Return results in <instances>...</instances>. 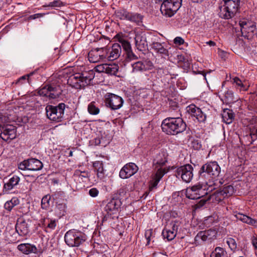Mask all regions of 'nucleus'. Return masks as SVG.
<instances>
[{
	"mask_svg": "<svg viewBox=\"0 0 257 257\" xmlns=\"http://www.w3.org/2000/svg\"><path fill=\"white\" fill-rule=\"evenodd\" d=\"M168 154L165 150H161L160 152L156 154L153 159V166L155 169L158 170L155 174L153 180L150 183V188L156 187L160 180L166 173L164 169H162V167L164 166L167 162Z\"/></svg>",
	"mask_w": 257,
	"mask_h": 257,
	"instance_id": "nucleus-1",
	"label": "nucleus"
},
{
	"mask_svg": "<svg viewBox=\"0 0 257 257\" xmlns=\"http://www.w3.org/2000/svg\"><path fill=\"white\" fill-rule=\"evenodd\" d=\"M161 127L162 131L167 134L176 135L186 130V124L182 118L179 117H169L163 120Z\"/></svg>",
	"mask_w": 257,
	"mask_h": 257,
	"instance_id": "nucleus-2",
	"label": "nucleus"
},
{
	"mask_svg": "<svg viewBox=\"0 0 257 257\" xmlns=\"http://www.w3.org/2000/svg\"><path fill=\"white\" fill-rule=\"evenodd\" d=\"M223 4L219 7V16L224 19H229L237 12L240 0H223Z\"/></svg>",
	"mask_w": 257,
	"mask_h": 257,
	"instance_id": "nucleus-3",
	"label": "nucleus"
},
{
	"mask_svg": "<svg viewBox=\"0 0 257 257\" xmlns=\"http://www.w3.org/2000/svg\"><path fill=\"white\" fill-rule=\"evenodd\" d=\"M65 241L71 247H77L82 244L86 240V236L83 232L72 229L68 231L65 235Z\"/></svg>",
	"mask_w": 257,
	"mask_h": 257,
	"instance_id": "nucleus-4",
	"label": "nucleus"
},
{
	"mask_svg": "<svg viewBox=\"0 0 257 257\" xmlns=\"http://www.w3.org/2000/svg\"><path fill=\"white\" fill-rule=\"evenodd\" d=\"M6 117L0 113V137L5 141H11L16 137V128L10 124H5Z\"/></svg>",
	"mask_w": 257,
	"mask_h": 257,
	"instance_id": "nucleus-5",
	"label": "nucleus"
},
{
	"mask_svg": "<svg viewBox=\"0 0 257 257\" xmlns=\"http://www.w3.org/2000/svg\"><path fill=\"white\" fill-rule=\"evenodd\" d=\"M182 0H166L162 3L160 11L162 14L168 17L173 16L180 9Z\"/></svg>",
	"mask_w": 257,
	"mask_h": 257,
	"instance_id": "nucleus-6",
	"label": "nucleus"
},
{
	"mask_svg": "<svg viewBox=\"0 0 257 257\" xmlns=\"http://www.w3.org/2000/svg\"><path fill=\"white\" fill-rule=\"evenodd\" d=\"M221 172V168L215 162H210L203 165L199 171L201 177H205L206 173L212 178L218 177Z\"/></svg>",
	"mask_w": 257,
	"mask_h": 257,
	"instance_id": "nucleus-7",
	"label": "nucleus"
},
{
	"mask_svg": "<svg viewBox=\"0 0 257 257\" xmlns=\"http://www.w3.org/2000/svg\"><path fill=\"white\" fill-rule=\"evenodd\" d=\"M193 167L190 164H187L178 168L175 171V175L178 178H181L183 181L189 183L193 178Z\"/></svg>",
	"mask_w": 257,
	"mask_h": 257,
	"instance_id": "nucleus-8",
	"label": "nucleus"
},
{
	"mask_svg": "<svg viewBox=\"0 0 257 257\" xmlns=\"http://www.w3.org/2000/svg\"><path fill=\"white\" fill-rule=\"evenodd\" d=\"M105 103L106 106L110 108L111 109L116 110L121 107L123 100L118 95L107 93L105 95Z\"/></svg>",
	"mask_w": 257,
	"mask_h": 257,
	"instance_id": "nucleus-9",
	"label": "nucleus"
},
{
	"mask_svg": "<svg viewBox=\"0 0 257 257\" xmlns=\"http://www.w3.org/2000/svg\"><path fill=\"white\" fill-rule=\"evenodd\" d=\"M65 104L60 103L58 105H49V120L54 122H60L64 114Z\"/></svg>",
	"mask_w": 257,
	"mask_h": 257,
	"instance_id": "nucleus-10",
	"label": "nucleus"
},
{
	"mask_svg": "<svg viewBox=\"0 0 257 257\" xmlns=\"http://www.w3.org/2000/svg\"><path fill=\"white\" fill-rule=\"evenodd\" d=\"M180 226V222L175 220L167 224L163 230L162 234L164 237L168 240H173L176 236L178 228Z\"/></svg>",
	"mask_w": 257,
	"mask_h": 257,
	"instance_id": "nucleus-11",
	"label": "nucleus"
},
{
	"mask_svg": "<svg viewBox=\"0 0 257 257\" xmlns=\"http://www.w3.org/2000/svg\"><path fill=\"white\" fill-rule=\"evenodd\" d=\"M206 193L205 189L200 184H197L186 189V197L190 199H198L203 197Z\"/></svg>",
	"mask_w": 257,
	"mask_h": 257,
	"instance_id": "nucleus-12",
	"label": "nucleus"
},
{
	"mask_svg": "<svg viewBox=\"0 0 257 257\" xmlns=\"http://www.w3.org/2000/svg\"><path fill=\"white\" fill-rule=\"evenodd\" d=\"M187 112L192 117H195L198 121L203 122L206 119V115L202 110L194 104H190L186 107Z\"/></svg>",
	"mask_w": 257,
	"mask_h": 257,
	"instance_id": "nucleus-13",
	"label": "nucleus"
},
{
	"mask_svg": "<svg viewBox=\"0 0 257 257\" xmlns=\"http://www.w3.org/2000/svg\"><path fill=\"white\" fill-rule=\"evenodd\" d=\"M234 193V188L231 185H227L217 190L213 196H215L216 201H220L224 198L232 195Z\"/></svg>",
	"mask_w": 257,
	"mask_h": 257,
	"instance_id": "nucleus-14",
	"label": "nucleus"
},
{
	"mask_svg": "<svg viewBox=\"0 0 257 257\" xmlns=\"http://www.w3.org/2000/svg\"><path fill=\"white\" fill-rule=\"evenodd\" d=\"M138 171V166L133 163L124 165L119 172V176L122 179H127L134 175Z\"/></svg>",
	"mask_w": 257,
	"mask_h": 257,
	"instance_id": "nucleus-15",
	"label": "nucleus"
},
{
	"mask_svg": "<svg viewBox=\"0 0 257 257\" xmlns=\"http://www.w3.org/2000/svg\"><path fill=\"white\" fill-rule=\"evenodd\" d=\"M54 78L55 76H51V82L49 83V99L50 98L56 99L59 97L62 93V90L60 85L58 84L59 81L56 79L53 82V81Z\"/></svg>",
	"mask_w": 257,
	"mask_h": 257,
	"instance_id": "nucleus-16",
	"label": "nucleus"
},
{
	"mask_svg": "<svg viewBox=\"0 0 257 257\" xmlns=\"http://www.w3.org/2000/svg\"><path fill=\"white\" fill-rule=\"evenodd\" d=\"M107 54V59L109 61H113L117 59L121 53V46L118 43L114 44L110 50L107 51L106 48H101Z\"/></svg>",
	"mask_w": 257,
	"mask_h": 257,
	"instance_id": "nucleus-17",
	"label": "nucleus"
},
{
	"mask_svg": "<svg viewBox=\"0 0 257 257\" xmlns=\"http://www.w3.org/2000/svg\"><path fill=\"white\" fill-rule=\"evenodd\" d=\"M48 208V198L47 197V195H45L42 199L41 200V209L45 211L46 213L45 215L44 216V218L40 220V222L39 224V226L42 227L44 230L45 231L46 234L47 233V227H48V224H47L46 222V219H47V209ZM42 213H44V211H43Z\"/></svg>",
	"mask_w": 257,
	"mask_h": 257,
	"instance_id": "nucleus-18",
	"label": "nucleus"
},
{
	"mask_svg": "<svg viewBox=\"0 0 257 257\" xmlns=\"http://www.w3.org/2000/svg\"><path fill=\"white\" fill-rule=\"evenodd\" d=\"M16 230L20 236H25L29 232V226L23 218H19L16 225Z\"/></svg>",
	"mask_w": 257,
	"mask_h": 257,
	"instance_id": "nucleus-19",
	"label": "nucleus"
},
{
	"mask_svg": "<svg viewBox=\"0 0 257 257\" xmlns=\"http://www.w3.org/2000/svg\"><path fill=\"white\" fill-rule=\"evenodd\" d=\"M135 40L136 46L139 50L143 51L147 48L148 42L146 34H137Z\"/></svg>",
	"mask_w": 257,
	"mask_h": 257,
	"instance_id": "nucleus-20",
	"label": "nucleus"
},
{
	"mask_svg": "<svg viewBox=\"0 0 257 257\" xmlns=\"http://www.w3.org/2000/svg\"><path fill=\"white\" fill-rule=\"evenodd\" d=\"M248 127L252 141L257 139V116L253 117L249 121Z\"/></svg>",
	"mask_w": 257,
	"mask_h": 257,
	"instance_id": "nucleus-21",
	"label": "nucleus"
},
{
	"mask_svg": "<svg viewBox=\"0 0 257 257\" xmlns=\"http://www.w3.org/2000/svg\"><path fill=\"white\" fill-rule=\"evenodd\" d=\"M70 79L72 80L74 79L76 80L77 81L76 83L79 84V86L80 87H84L86 85L89 84L91 80V78H89L86 76H84L83 74H80L79 73L71 76Z\"/></svg>",
	"mask_w": 257,
	"mask_h": 257,
	"instance_id": "nucleus-22",
	"label": "nucleus"
},
{
	"mask_svg": "<svg viewBox=\"0 0 257 257\" xmlns=\"http://www.w3.org/2000/svg\"><path fill=\"white\" fill-rule=\"evenodd\" d=\"M118 201L113 199L110 201L105 207V211L108 216L111 215L116 213L119 207Z\"/></svg>",
	"mask_w": 257,
	"mask_h": 257,
	"instance_id": "nucleus-23",
	"label": "nucleus"
},
{
	"mask_svg": "<svg viewBox=\"0 0 257 257\" xmlns=\"http://www.w3.org/2000/svg\"><path fill=\"white\" fill-rule=\"evenodd\" d=\"M152 48L157 53L160 54L162 57L169 56V52L167 49L165 48L160 43L154 42L151 44Z\"/></svg>",
	"mask_w": 257,
	"mask_h": 257,
	"instance_id": "nucleus-24",
	"label": "nucleus"
},
{
	"mask_svg": "<svg viewBox=\"0 0 257 257\" xmlns=\"http://www.w3.org/2000/svg\"><path fill=\"white\" fill-rule=\"evenodd\" d=\"M18 249L26 254L36 253L37 251L36 247L30 243H21L18 246Z\"/></svg>",
	"mask_w": 257,
	"mask_h": 257,
	"instance_id": "nucleus-25",
	"label": "nucleus"
},
{
	"mask_svg": "<svg viewBox=\"0 0 257 257\" xmlns=\"http://www.w3.org/2000/svg\"><path fill=\"white\" fill-rule=\"evenodd\" d=\"M20 179L17 176H14L6 183L4 186L3 192H7L12 190L15 186L18 184Z\"/></svg>",
	"mask_w": 257,
	"mask_h": 257,
	"instance_id": "nucleus-26",
	"label": "nucleus"
},
{
	"mask_svg": "<svg viewBox=\"0 0 257 257\" xmlns=\"http://www.w3.org/2000/svg\"><path fill=\"white\" fill-rule=\"evenodd\" d=\"M237 219L241 221L244 223H246L254 226H257V221L250 217L241 213H237L235 215Z\"/></svg>",
	"mask_w": 257,
	"mask_h": 257,
	"instance_id": "nucleus-27",
	"label": "nucleus"
},
{
	"mask_svg": "<svg viewBox=\"0 0 257 257\" xmlns=\"http://www.w3.org/2000/svg\"><path fill=\"white\" fill-rule=\"evenodd\" d=\"M29 160L28 167L29 170L32 171L40 170L43 167L42 163L39 160L31 158Z\"/></svg>",
	"mask_w": 257,
	"mask_h": 257,
	"instance_id": "nucleus-28",
	"label": "nucleus"
},
{
	"mask_svg": "<svg viewBox=\"0 0 257 257\" xmlns=\"http://www.w3.org/2000/svg\"><path fill=\"white\" fill-rule=\"evenodd\" d=\"M232 81L233 84H235L236 87L240 91H246L249 87V85L246 81H242L238 77H235L232 78Z\"/></svg>",
	"mask_w": 257,
	"mask_h": 257,
	"instance_id": "nucleus-29",
	"label": "nucleus"
},
{
	"mask_svg": "<svg viewBox=\"0 0 257 257\" xmlns=\"http://www.w3.org/2000/svg\"><path fill=\"white\" fill-rule=\"evenodd\" d=\"M222 117L224 122L229 124L234 119V113L232 110L225 109L222 113Z\"/></svg>",
	"mask_w": 257,
	"mask_h": 257,
	"instance_id": "nucleus-30",
	"label": "nucleus"
},
{
	"mask_svg": "<svg viewBox=\"0 0 257 257\" xmlns=\"http://www.w3.org/2000/svg\"><path fill=\"white\" fill-rule=\"evenodd\" d=\"M143 19V16L142 15L136 13L129 12L128 15H127V20L132 23H135L138 25H140V24L142 22Z\"/></svg>",
	"mask_w": 257,
	"mask_h": 257,
	"instance_id": "nucleus-31",
	"label": "nucleus"
},
{
	"mask_svg": "<svg viewBox=\"0 0 257 257\" xmlns=\"http://www.w3.org/2000/svg\"><path fill=\"white\" fill-rule=\"evenodd\" d=\"M118 69V65L115 63L107 64L105 73L111 75H116Z\"/></svg>",
	"mask_w": 257,
	"mask_h": 257,
	"instance_id": "nucleus-32",
	"label": "nucleus"
},
{
	"mask_svg": "<svg viewBox=\"0 0 257 257\" xmlns=\"http://www.w3.org/2000/svg\"><path fill=\"white\" fill-rule=\"evenodd\" d=\"M93 166L97 170V177L100 179H102L104 175L102 163L100 161L95 162L93 163Z\"/></svg>",
	"mask_w": 257,
	"mask_h": 257,
	"instance_id": "nucleus-33",
	"label": "nucleus"
},
{
	"mask_svg": "<svg viewBox=\"0 0 257 257\" xmlns=\"http://www.w3.org/2000/svg\"><path fill=\"white\" fill-rule=\"evenodd\" d=\"M210 230L200 231L195 237V242H199L200 240L205 241L210 238H209Z\"/></svg>",
	"mask_w": 257,
	"mask_h": 257,
	"instance_id": "nucleus-34",
	"label": "nucleus"
},
{
	"mask_svg": "<svg viewBox=\"0 0 257 257\" xmlns=\"http://www.w3.org/2000/svg\"><path fill=\"white\" fill-rule=\"evenodd\" d=\"M224 96L225 98V101L227 103H231L237 100V98H235L233 92L232 90H227L224 92Z\"/></svg>",
	"mask_w": 257,
	"mask_h": 257,
	"instance_id": "nucleus-35",
	"label": "nucleus"
},
{
	"mask_svg": "<svg viewBox=\"0 0 257 257\" xmlns=\"http://www.w3.org/2000/svg\"><path fill=\"white\" fill-rule=\"evenodd\" d=\"M19 199L16 197H13L11 200L8 201L5 203L4 207L6 210L11 211L14 206L19 204Z\"/></svg>",
	"mask_w": 257,
	"mask_h": 257,
	"instance_id": "nucleus-36",
	"label": "nucleus"
},
{
	"mask_svg": "<svg viewBox=\"0 0 257 257\" xmlns=\"http://www.w3.org/2000/svg\"><path fill=\"white\" fill-rule=\"evenodd\" d=\"M226 254V253L223 248L217 247L212 252L210 257H225Z\"/></svg>",
	"mask_w": 257,
	"mask_h": 257,
	"instance_id": "nucleus-37",
	"label": "nucleus"
},
{
	"mask_svg": "<svg viewBox=\"0 0 257 257\" xmlns=\"http://www.w3.org/2000/svg\"><path fill=\"white\" fill-rule=\"evenodd\" d=\"M247 29H246L245 32H242V35L244 37H249L252 36L255 30V26L251 23L247 27Z\"/></svg>",
	"mask_w": 257,
	"mask_h": 257,
	"instance_id": "nucleus-38",
	"label": "nucleus"
},
{
	"mask_svg": "<svg viewBox=\"0 0 257 257\" xmlns=\"http://www.w3.org/2000/svg\"><path fill=\"white\" fill-rule=\"evenodd\" d=\"M129 12L124 9L117 10L115 12V15L116 18L122 20H127V15Z\"/></svg>",
	"mask_w": 257,
	"mask_h": 257,
	"instance_id": "nucleus-39",
	"label": "nucleus"
},
{
	"mask_svg": "<svg viewBox=\"0 0 257 257\" xmlns=\"http://www.w3.org/2000/svg\"><path fill=\"white\" fill-rule=\"evenodd\" d=\"M133 72L145 71V66L142 61H138L132 64Z\"/></svg>",
	"mask_w": 257,
	"mask_h": 257,
	"instance_id": "nucleus-40",
	"label": "nucleus"
},
{
	"mask_svg": "<svg viewBox=\"0 0 257 257\" xmlns=\"http://www.w3.org/2000/svg\"><path fill=\"white\" fill-rule=\"evenodd\" d=\"M98 49L96 51L90 52L88 53V60L91 63H97L99 62L98 58Z\"/></svg>",
	"mask_w": 257,
	"mask_h": 257,
	"instance_id": "nucleus-41",
	"label": "nucleus"
},
{
	"mask_svg": "<svg viewBox=\"0 0 257 257\" xmlns=\"http://www.w3.org/2000/svg\"><path fill=\"white\" fill-rule=\"evenodd\" d=\"M88 111L92 115H96L99 112V109L94 104V102H91L88 106Z\"/></svg>",
	"mask_w": 257,
	"mask_h": 257,
	"instance_id": "nucleus-42",
	"label": "nucleus"
},
{
	"mask_svg": "<svg viewBox=\"0 0 257 257\" xmlns=\"http://www.w3.org/2000/svg\"><path fill=\"white\" fill-rule=\"evenodd\" d=\"M93 143L95 145H99L101 144L103 146H105L107 144L109 143V140H105L103 137H97L93 140Z\"/></svg>",
	"mask_w": 257,
	"mask_h": 257,
	"instance_id": "nucleus-43",
	"label": "nucleus"
},
{
	"mask_svg": "<svg viewBox=\"0 0 257 257\" xmlns=\"http://www.w3.org/2000/svg\"><path fill=\"white\" fill-rule=\"evenodd\" d=\"M226 243L231 250L235 251L237 249V245L234 238L231 237L227 238Z\"/></svg>",
	"mask_w": 257,
	"mask_h": 257,
	"instance_id": "nucleus-44",
	"label": "nucleus"
},
{
	"mask_svg": "<svg viewBox=\"0 0 257 257\" xmlns=\"http://www.w3.org/2000/svg\"><path fill=\"white\" fill-rule=\"evenodd\" d=\"M38 93L41 96L47 97V94H48V85L45 84V86L40 89L38 91Z\"/></svg>",
	"mask_w": 257,
	"mask_h": 257,
	"instance_id": "nucleus-45",
	"label": "nucleus"
},
{
	"mask_svg": "<svg viewBox=\"0 0 257 257\" xmlns=\"http://www.w3.org/2000/svg\"><path fill=\"white\" fill-rule=\"evenodd\" d=\"M33 73H30L29 74L24 75L22 77H21L16 82V84H22L23 82L22 81H25L26 79L27 80L28 82L30 84L31 81L30 79V77L31 76L33 75Z\"/></svg>",
	"mask_w": 257,
	"mask_h": 257,
	"instance_id": "nucleus-46",
	"label": "nucleus"
},
{
	"mask_svg": "<svg viewBox=\"0 0 257 257\" xmlns=\"http://www.w3.org/2000/svg\"><path fill=\"white\" fill-rule=\"evenodd\" d=\"M126 54V60L127 61H131L133 60H136L138 59V57L133 53L132 50L125 53Z\"/></svg>",
	"mask_w": 257,
	"mask_h": 257,
	"instance_id": "nucleus-47",
	"label": "nucleus"
},
{
	"mask_svg": "<svg viewBox=\"0 0 257 257\" xmlns=\"http://www.w3.org/2000/svg\"><path fill=\"white\" fill-rule=\"evenodd\" d=\"M251 22L246 21V20H242L239 22V26L240 28L241 32L246 31L247 28V27L250 24Z\"/></svg>",
	"mask_w": 257,
	"mask_h": 257,
	"instance_id": "nucleus-48",
	"label": "nucleus"
},
{
	"mask_svg": "<svg viewBox=\"0 0 257 257\" xmlns=\"http://www.w3.org/2000/svg\"><path fill=\"white\" fill-rule=\"evenodd\" d=\"M74 176L78 177L86 178L88 177V173L86 171H81L77 170L75 171Z\"/></svg>",
	"mask_w": 257,
	"mask_h": 257,
	"instance_id": "nucleus-49",
	"label": "nucleus"
},
{
	"mask_svg": "<svg viewBox=\"0 0 257 257\" xmlns=\"http://www.w3.org/2000/svg\"><path fill=\"white\" fill-rule=\"evenodd\" d=\"M121 44L125 53L132 50L131 44L128 42L124 40L121 42Z\"/></svg>",
	"mask_w": 257,
	"mask_h": 257,
	"instance_id": "nucleus-50",
	"label": "nucleus"
},
{
	"mask_svg": "<svg viewBox=\"0 0 257 257\" xmlns=\"http://www.w3.org/2000/svg\"><path fill=\"white\" fill-rule=\"evenodd\" d=\"M28 162H29V160H24L21 162L18 166L19 169L22 170H29Z\"/></svg>",
	"mask_w": 257,
	"mask_h": 257,
	"instance_id": "nucleus-51",
	"label": "nucleus"
},
{
	"mask_svg": "<svg viewBox=\"0 0 257 257\" xmlns=\"http://www.w3.org/2000/svg\"><path fill=\"white\" fill-rule=\"evenodd\" d=\"M107 64H102L98 65L95 67V71L99 73H105Z\"/></svg>",
	"mask_w": 257,
	"mask_h": 257,
	"instance_id": "nucleus-52",
	"label": "nucleus"
},
{
	"mask_svg": "<svg viewBox=\"0 0 257 257\" xmlns=\"http://www.w3.org/2000/svg\"><path fill=\"white\" fill-rule=\"evenodd\" d=\"M192 147L195 149L198 150H199L202 145L201 144L200 142L198 140H194L192 142Z\"/></svg>",
	"mask_w": 257,
	"mask_h": 257,
	"instance_id": "nucleus-53",
	"label": "nucleus"
},
{
	"mask_svg": "<svg viewBox=\"0 0 257 257\" xmlns=\"http://www.w3.org/2000/svg\"><path fill=\"white\" fill-rule=\"evenodd\" d=\"M143 62L145 66V71L152 69L153 65V63L150 60H146Z\"/></svg>",
	"mask_w": 257,
	"mask_h": 257,
	"instance_id": "nucleus-54",
	"label": "nucleus"
},
{
	"mask_svg": "<svg viewBox=\"0 0 257 257\" xmlns=\"http://www.w3.org/2000/svg\"><path fill=\"white\" fill-rule=\"evenodd\" d=\"M62 5V2L60 0L54 1L49 3V7H59Z\"/></svg>",
	"mask_w": 257,
	"mask_h": 257,
	"instance_id": "nucleus-55",
	"label": "nucleus"
},
{
	"mask_svg": "<svg viewBox=\"0 0 257 257\" xmlns=\"http://www.w3.org/2000/svg\"><path fill=\"white\" fill-rule=\"evenodd\" d=\"M174 43L175 44L181 45L184 44V40L180 37H177L174 39Z\"/></svg>",
	"mask_w": 257,
	"mask_h": 257,
	"instance_id": "nucleus-56",
	"label": "nucleus"
},
{
	"mask_svg": "<svg viewBox=\"0 0 257 257\" xmlns=\"http://www.w3.org/2000/svg\"><path fill=\"white\" fill-rule=\"evenodd\" d=\"M89 194L91 197H95L97 196L98 191L96 188H92L89 190Z\"/></svg>",
	"mask_w": 257,
	"mask_h": 257,
	"instance_id": "nucleus-57",
	"label": "nucleus"
},
{
	"mask_svg": "<svg viewBox=\"0 0 257 257\" xmlns=\"http://www.w3.org/2000/svg\"><path fill=\"white\" fill-rule=\"evenodd\" d=\"M152 230L149 229L146 231L145 232V236L148 240V244L151 240V236L152 235Z\"/></svg>",
	"mask_w": 257,
	"mask_h": 257,
	"instance_id": "nucleus-58",
	"label": "nucleus"
},
{
	"mask_svg": "<svg viewBox=\"0 0 257 257\" xmlns=\"http://www.w3.org/2000/svg\"><path fill=\"white\" fill-rule=\"evenodd\" d=\"M54 51H55L56 54L55 55L52 56V60L54 62L56 60H57L59 58V50L58 48H54Z\"/></svg>",
	"mask_w": 257,
	"mask_h": 257,
	"instance_id": "nucleus-59",
	"label": "nucleus"
},
{
	"mask_svg": "<svg viewBox=\"0 0 257 257\" xmlns=\"http://www.w3.org/2000/svg\"><path fill=\"white\" fill-rule=\"evenodd\" d=\"M56 220H51L50 222L49 223V228L54 229L56 226Z\"/></svg>",
	"mask_w": 257,
	"mask_h": 257,
	"instance_id": "nucleus-60",
	"label": "nucleus"
},
{
	"mask_svg": "<svg viewBox=\"0 0 257 257\" xmlns=\"http://www.w3.org/2000/svg\"><path fill=\"white\" fill-rule=\"evenodd\" d=\"M251 242L253 246L254 247L255 249L257 248V237L255 236H253L251 239Z\"/></svg>",
	"mask_w": 257,
	"mask_h": 257,
	"instance_id": "nucleus-61",
	"label": "nucleus"
},
{
	"mask_svg": "<svg viewBox=\"0 0 257 257\" xmlns=\"http://www.w3.org/2000/svg\"><path fill=\"white\" fill-rule=\"evenodd\" d=\"M217 182L216 183H212L209 182V184L207 183V185L211 188L210 191H212L213 189H215L216 188L215 186H217Z\"/></svg>",
	"mask_w": 257,
	"mask_h": 257,
	"instance_id": "nucleus-62",
	"label": "nucleus"
},
{
	"mask_svg": "<svg viewBox=\"0 0 257 257\" xmlns=\"http://www.w3.org/2000/svg\"><path fill=\"white\" fill-rule=\"evenodd\" d=\"M98 58H99V61H102L106 58H107V54L106 53V55L104 54H98Z\"/></svg>",
	"mask_w": 257,
	"mask_h": 257,
	"instance_id": "nucleus-63",
	"label": "nucleus"
},
{
	"mask_svg": "<svg viewBox=\"0 0 257 257\" xmlns=\"http://www.w3.org/2000/svg\"><path fill=\"white\" fill-rule=\"evenodd\" d=\"M206 44L210 46H214L215 45V43L212 41H209L206 42Z\"/></svg>",
	"mask_w": 257,
	"mask_h": 257,
	"instance_id": "nucleus-64",
	"label": "nucleus"
}]
</instances>
